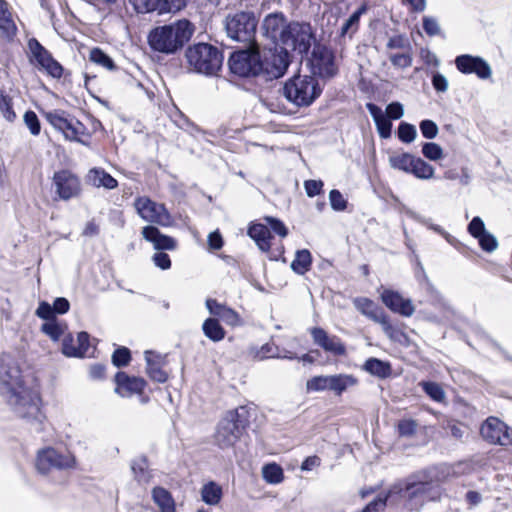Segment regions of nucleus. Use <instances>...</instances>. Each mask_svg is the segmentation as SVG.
I'll return each instance as SVG.
<instances>
[{
	"mask_svg": "<svg viewBox=\"0 0 512 512\" xmlns=\"http://www.w3.org/2000/svg\"><path fill=\"white\" fill-rule=\"evenodd\" d=\"M258 21L253 12H237L225 19L227 35L238 42L254 46Z\"/></svg>",
	"mask_w": 512,
	"mask_h": 512,
	"instance_id": "nucleus-8",
	"label": "nucleus"
},
{
	"mask_svg": "<svg viewBox=\"0 0 512 512\" xmlns=\"http://www.w3.org/2000/svg\"><path fill=\"white\" fill-rule=\"evenodd\" d=\"M329 201L333 210L343 211L346 209L347 201L344 199L340 191L333 189L329 193Z\"/></svg>",
	"mask_w": 512,
	"mask_h": 512,
	"instance_id": "nucleus-57",
	"label": "nucleus"
},
{
	"mask_svg": "<svg viewBox=\"0 0 512 512\" xmlns=\"http://www.w3.org/2000/svg\"><path fill=\"white\" fill-rule=\"evenodd\" d=\"M17 34V26L10 6L6 0H0V35L12 40Z\"/></svg>",
	"mask_w": 512,
	"mask_h": 512,
	"instance_id": "nucleus-27",
	"label": "nucleus"
},
{
	"mask_svg": "<svg viewBox=\"0 0 512 512\" xmlns=\"http://www.w3.org/2000/svg\"><path fill=\"white\" fill-rule=\"evenodd\" d=\"M195 26L187 19H180L150 31L148 43L154 51L173 54L193 36Z\"/></svg>",
	"mask_w": 512,
	"mask_h": 512,
	"instance_id": "nucleus-2",
	"label": "nucleus"
},
{
	"mask_svg": "<svg viewBox=\"0 0 512 512\" xmlns=\"http://www.w3.org/2000/svg\"><path fill=\"white\" fill-rule=\"evenodd\" d=\"M115 392L121 397H131L141 394L146 386V381L140 377H130L125 372H118L115 376Z\"/></svg>",
	"mask_w": 512,
	"mask_h": 512,
	"instance_id": "nucleus-23",
	"label": "nucleus"
},
{
	"mask_svg": "<svg viewBox=\"0 0 512 512\" xmlns=\"http://www.w3.org/2000/svg\"><path fill=\"white\" fill-rule=\"evenodd\" d=\"M2 397L18 417L36 424L44 421L42 401L37 390L24 386Z\"/></svg>",
	"mask_w": 512,
	"mask_h": 512,
	"instance_id": "nucleus-3",
	"label": "nucleus"
},
{
	"mask_svg": "<svg viewBox=\"0 0 512 512\" xmlns=\"http://www.w3.org/2000/svg\"><path fill=\"white\" fill-rule=\"evenodd\" d=\"M381 300L391 311L405 317H410L415 311L410 299H405L400 293L390 289L383 290Z\"/></svg>",
	"mask_w": 512,
	"mask_h": 512,
	"instance_id": "nucleus-22",
	"label": "nucleus"
},
{
	"mask_svg": "<svg viewBox=\"0 0 512 512\" xmlns=\"http://www.w3.org/2000/svg\"><path fill=\"white\" fill-rule=\"evenodd\" d=\"M312 257L307 249L298 250L291 263V269L300 275L305 274L311 267Z\"/></svg>",
	"mask_w": 512,
	"mask_h": 512,
	"instance_id": "nucleus-37",
	"label": "nucleus"
},
{
	"mask_svg": "<svg viewBox=\"0 0 512 512\" xmlns=\"http://www.w3.org/2000/svg\"><path fill=\"white\" fill-rule=\"evenodd\" d=\"M357 379L350 374L320 375L310 378L306 382L308 392L331 391L341 395L348 388L357 384Z\"/></svg>",
	"mask_w": 512,
	"mask_h": 512,
	"instance_id": "nucleus-10",
	"label": "nucleus"
},
{
	"mask_svg": "<svg viewBox=\"0 0 512 512\" xmlns=\"http://www.w3.org/2000/svg\"><path fill=\"white\" fill-rule=\"evenodd\" d=\"M0 111L8 122H13L16 119L12 98L3 92L0 93Z\"/></svg>",
	"mask_w": 512,
	"mask_h": 512,
	"instance_id": "nucleus-49",
	"label": "nucleus"
},
{
	"mask_svg": "<svg viewBox=\"0 0 512 512\" xmlns=\"http://www.w3.org/2000/svg\"><path fill=\"white\" fill-rule=\"evenodd\" d=\"M36 315L46 322L56 319L53 307L47 302H41L36 310Z\"/></svg>",
	"mask_w": 512,
	"mask_h": 512,
	"instance_id": "nucleus-64",
	"label": "nucleus"
},
{
	"mask_svg": "<svg viewBox=\"0 0 512 512\" xmlns=\"http://www.w3.org/2000/svg\"><path fill=\"white\" fill-rule=\"evenodd\" d=\"M322 93V87L314 75H295L283 86L284 97L297 107L310 106Z\"/></svg>",
	"mask_w": 512,
	"mask_h": 512,
	"instance_id": "nucleus-4",
	"label": "nucleus"
},
{
	"mask_svg": "<svg viewBox=\"0 0 512 512\" xmlns=\"http://www.w3.org/2000/svg\"><path fill=\"white\" fill-rule=\"evenodd\" d=\"M408 173L412 174L418 179L429 180L434 177L435 169L422 158L415 156Z\"/></svg>",
	"mask_w": 512,
	"mask_h": 512,
	"instance_id": "nucleus-34",
	"label": "nucleus"
},
{
	"mask_svg": "<svg viewBox=\"0 0 512 512\" xmlns=\"http://www.w3.org/2000/svg\"><path fill=\"white\" fill-rule=\"evenodd\" d=\"M422 154L430 161H438L444 157L443 149L435 142H426L422 146Z\"/></svg>",
	"mask_w": 512,
	"mask_h": 512,
	"instance_id": "nucleus-48",
	"label": "nucleus"
},
{
	"mask_svg": "<svg viewBox=\"0 0 512 512\" xmlns=\"http://www.w3.org/2000/svg\"><path fill=\"white\" fill-rule=\"evenodd\" d=\"M425 393L436 402H443L446 394L440 384L436 382H422L420 384Z\"/></svg>",
	"mask_w": 512,
	"mask_h": 512,
	"instance_id": "nucleus-46",
	"label": "nucleus"
},
{
	"mask_svg": "<svg viewBox=\"0 0 512 512\" xmlns=\"http://www.w3.org/2000/svg\"><path fill=\"white\" fill-rule=\"evenodd\" d=\"M370 115L372 116L378 134L381 138L387 139L391 136L392 123L391 120L383 113L382 109L373 103L366 105Z\"/></svg>",
	"mask_w": 512,
	"mask_h": 512,
	"instance_id": "nucleus-28",
	"label": "nucleus"
},
{
	"mask_svg": "<svg viewBox=\"0 0 512 512\" xmlns=\"http://www.w3.org/2000/svg\"><path fill=\"white\" fill-rule=\"evenodd\" d=\"M248 409L240 406L228 411L219 422L215 433V442L221 448H230L240 439L247 426Z\"/></svg>",
	"mask_w": 512,
	"mask_h": 512,
	"instance_id": "nucleus-7",
	"label": "nucleus"
},
{
	"mask_svg": "<svg viewBox=\"0 0 512 512\" xmlns=\"http://www.w3.org/2000/svg\"><path fill=\"white\" fill-rule=\"evenodd\" d=\"M77 467L76 456L68 450L46 446L39 449L35 455L34 468L43 477L50 476L53 471L74 470Z\"/></svg>",
	"mask_w": 512,
	"mask_h": 512,
	"instance_id": "nucleus-5",
	"label": "nucleus"
},
{
	"mask_svg": "<svg viewBox=\"0 0 512 512\" xmlns=\"http://www.w3.org/2000/svg\"><path fill=\"white\" fill-rule=\"evenodd\" d=\"M21 370L11 357H3L0 363V394L5 396L24 387Z\"/></svg>",
	"mask_w": 512,
	"mask_h": 512,
	"instance_id": "nucleus-14",
	"label": "nucleus"
},
{
	"mask_svg": "<svg viewBox=\"0 0 512 512\" xmlns=\"http://www.w3.org/2000/svg\"><path fill=\"white\" fill-rule=\"evenodd\" d=\"M391 63L398 68H407L412 64L410 53L391 54L389 56Z\"/></svg>",
	"mask_w": 512,
	"mask_h": 512,
	"instance_id": "nucleus-59",
	"label": "nucleus"
},
{
	"mask_svg": "<svg viewBox=\"0 0 512 512\" xmlns=\"http://www.w3.org/2000/svg\"><path fill=\"white\" fill-rule=\"evenodd\" d=\"M455 66L463 74H476L480 79H488L492 75L490 65L481 57L462 54L455 58Z\"/></svg>",
	"mask_w": 512,
	"mask_h": 512,
	"instance_id": "nucleus-19",
	"label": "nucleus"
},
{
	"mask_svg": "<svg viewBox=\"0 0 512 512\" xmlns=\"http://www.w3.org/2000/svg\"><path fill=\"white\" fill-rule=\"evenodd\" d=\"M204 335L213 342H219L225 338V330L215 318H208L202 325Z\"/></svg>",
	"mask_w": 512,
	"mask_h": 512,
	"instance_id": "nucleus-35",
	"label": "nucleus"
},
{
	"mask_svg": "<svg viewBox=\"0 0 512 512\" xmlns=\"http://www.w3.org/2000/svg\"><path fill=\"white\" fill-rule=\"evenodd\" d=\"M28 47L31 53V62L38 66L47 60L51 53L46 50L36 39L32 38L28 41Z\"/></svg>",
	"mask_w": 512,
	"mask_h": 512,
	"instance_id": "nucleus-42",
	"label": "nucleus"
},
{
	"mask_svg": "<svg viewBox=\"0 0 512 512\" xmlns=\"http://www.w3.org/2000/svg\"><path fill=\"white\" fill-rule=\"evenodd\" d=\"M145 360L146 372L148 376L153 381L164 383L168 378L167 373L162 369V366L164 364V358L161 355L156 354L152 351H146Z\"/></svg>",
	"mask_w": 512,
	"mask_h": 512,
	"instance_id": "nucleus-26",
	"label": "nucleus"
},
{
	"mask_svg": "<svg viewBox=\"0 0 512 512\" xmlns=\"http://www.w3.org/2000/svg\"><path fill=\"white\" fill-rule=\"evenodd\" d=\"M185 57L189 67L204 75H215L222 67L223 55L220 50L208 43H197L187 48Z\"/></svg>",
	"mask_w": 512,
	"mask_h": 512,
	"instance_id": "nucleus-6",
	"label": "nucleus"
},
{
	"mask_svg": "<svg viewBox=\"0 0 512 512\" xmlns=\"http://www.w3.org/2000/svg\"><path fill=\"white\" fill-rule=\"evenodd\" d=\"M66 326L56 319L45 322L41 326V330L47 336H49L53 341H58L59 338L64 334Z\"/></svg>",
	"mask_w": 512,
	"mask_h": 512,
	"instance_id": "nucleus-44",
	"label": "nucleus"
},
{
	"mask_svg": "<svg viewBox=\"0 0 512 512\" xmlns=\"http://www.w3.org/2000/svg\"><path fill=\"white\" fill-rule=\"evenodd\" d=\"M89 347V335L86 332H79L76 338L67 335L62 342V352L68 357H84L88 354Z\"/></svg>",
	"mask_w": 512,
	"mask_h": 512,
	"instance_id": "nucleus-24",
	"label": "nucleus"
},
{
	"mask_svg": "<svg viewBox=\"0 0 512 512\" xmlns=\"http://www.w3.org/2000/svg\"><path fill=\"white\" fill-rule=\"evenodd\" d=\"M289 52L281 45H275L261 55V72H266L278 78L281 77L289 66Z\"/></svg>",
	"mask_w": 512,
	"mask_h": 512,
	"instance_id": "nucleus-15",
	"label": "nucleus"
},
{
	"mask_svg": "<svg viewBox=\"0 0 512 512\" xmlns=\"http://www.w3.org/2000/svg\"><path fill=\"white\" fill-rule=\"evenodd\" d=\"M187 0H162L160 12H176L186 6Z\"/></svg>",
	"mask_w": 512,
	"mask_h": 512,
	"instance_id": "nucleus-62",
	"label": "nucleus"
},
{
	"mask_svg": "<svg viewBox=\"0 0 512 512\" xmlns=\"http://www.w3.org/2000/svg\"><path fill=\"white\" fill-rule=\"evenodd\" d=\"M152 498L161 512H176L174 500L166 489L155 487L152 491Z\"/></svg>",
	"mask_w": 512,
	"mask_h": 512,
	"instance_id": "nucleus-33",
	"label": "nucleus"
},
{
	"mask_svg": "<svg viewBox=\"0 0 512 512\" xmlns=\"http://www.w3.org/2000/svg\"><path fill=\"white\" fill-rule=\"evenodd\" d=\"M87 183L100 188L114 189L117 187V180L102 168H92L86 176Z\"/></svg>",
	"mask_w": 512,
	"mask_h": 512,
	"instance_id": "nucleus-29",
	"label": "nucleus"
},
{
	"mask_svg": "<svg viewBox=\"0 0 512 512\" xmlns=\"http://www.w3.org/2000/svg\"><path fill=\"white\" fill-rule=\"evenodd\" d=\"M313 41L314 35L309 23L291 21L280 45L302 55L309 51Z\"/></svg>",
	"mask_w": 512,
	"mask_h": 512,
	"instance_id": "nucleus-9",
	"label": "nucleus"
},
{
	"mask_svg": "<svg viewBox=\"0 0 512 512\" xmlns=\"http://www.w3.org/2000/svg\"><path fill=\"white\" fill-rule=\"evenodd\" d=\"M312 73L322 78L334 77L338 72L334 53L326 46H316L310 59Z\"/></svg>",
	"mask_w": 512,
	"mask_h": 512,
	"instance_id": "nucleus-16",
	"label": "nucleus"
},
{
	"mask_svg": "<svg viewBox=\"0 0 512 512\" xmlns=\"http://www.w3.org/2000/svg\"><path fill=\"white\" fill-rule=\"evenodd\" d=\"M353 303L358 311L374 322H378L385 314L384 311L369 298L357 297L353 300Z\"/></svg>",
	"mask_w": 512,
	"mask_h": 512,
	"instance_id": "nucleus-32",
	"label": "nucleus"
},
{
	"mask_svg": "<svg viewBox=\"0 0 512 512\" xmlns=\"http://www.w3.org/2000/svg\"><path fill=\"white\" fill-rule=\"evenodd\" d=\"M248 235L256 242L260 250L267 252L271 248V232L268 225L252 224L248 229Z\"/></svg>",
	"mask_w": 512,
	"mask_h": 512,
	"instance_id": "nucleus-30",
	"label": "nucleus"
},
{
	"mask_svg": "<svg viewBox=\"0 0 512 512\" xmlns=\"http://www.w3.org/2000/svg\"><path fill=\"white\" fill-rule=\"evenodd\" d=\"M417 136V130L414 125L402 122L398 127V137L403 143H411Z\"/></svg>",
	"mask_w": 512,
	"mask_h": 512,
	"instance_id": "nucleus-51",
	"label": "nucleus"
},
{
	"mask_svg": "<svg viewBox=\"0 0 512 512\" xmlns=\"http://www.w3.org/2000/svg\"><path fill=\"white\" fill-rule=\"evenodd\" d=\"M377 323L382 326L384 333L391 340L401 342L402 338H405L404 333L390 323L386 314H384Z\"/></svg>",
	"mask_w": 512,
	"mask_h": 512,
	"instance_id": "nucleus-45",
	"label": "nucleus"
},
{
	"mask_svg": "<svg viewBox=\"0 0 512 512\" xmlns=\"http://www.w3.org/2000/svg\"><path fill=\"white\" fill-rule=\"evenodd\" d=\"M251 51L234 52L229 59V67L232 73L248 77L261 72V52L256 45L251 46Z\"/></svg>",
	"mask_w": 512,
	"mask_h": 512,
	"instance_id": "nucleus-11",
	"label": "nucleus"
},
{
	"mask_svg": "<svg viewBox=\"0 0 512 512\" xmlns=\"http://www.w3.org/2000/svg\"><path fill=\"white\" fill-rule=\"evenodd\" d=\"M480 247L486 252H493L498 247V241L494 235L486 231L478 238Z\"/></svg>",
	"mask_w": 512,
	"mask_h": 512,
	"instance_id": "nucleus-54",
	"label": "nucleus"
},
{
	"mask_svg": "<svg viewBox=\"0 0 512 512\" xmlns=\"http://www.w3.org/2000/svg\"><path fill=\"white\" fill-rule=\"evenodd\" d=\"M310 332L314 343L325 352L334 356L346 355V347L338 336L329 335L324 329L319 327L312 328Z\"/></svg>",
	"mask_w": 512,
	"mask_h": 512,
	"instance_id": "nucleus-20",
	"label": "nucleus"
},
{
	"mask_svg": "<svg viewBox=\"0 0 512 512\" xmlns=\"http://www.w3.org/2000/svg\"><path fill=\"white\" fill-rule=\"evenodd\" d=\"M162 0H130L139 13H148L159 10Z\"/></svg>",
	"mask_w": 512,
	"mask_h": 512,
	"instance_id": "nucleus-52",
	"label": "nucleus"
},
{
	"mask_svg": "<svg viewBox=\"0 0 512 512\" xmlns=\"http://www.w3.org/2000/svg\"><path fill=\"white\" fill-rule=\"evenodd\" d=\"M264 220L267 223L269 229H272L274 233L282 238L287 236L288 230L282 221L273 217H265Z\"/></svg>",
	"mask_w": 512,
	"mask_h": 512,
	"instance_id": "nucleus-60",
	"label": "nucleus"
},
{
	"mask_svg": "<svg viewBox=\"0 0 512 512\" xmlns=\"http://www.w3.org/2000/svg\"><path fill=\"white\" fill-rule=\"evenodd\" d=\"M46 120L57 130L61 131L66 139L77 140L78 129L72 119H68L66 113L61 110L44 112Z\"/></svg>",
	"mask_w": 512,
	"mask_h": 512,
	"instance_id": "nucleus-21",
	"label": "nucleus"
},
{
	"mask_svg": "<svg viewBox=\"0 0 512 512\" xmlns=\"http://www.w3.org/2000/svg\"><path fill=\"white\" fill-rule=\"evenodd\" d=\"M131 359L130 351L126 347L118 348L112 355V363L116 367L126 366Z\"/></svg>",
	"mask_w": 512,
	"mask_h": 512,
	"instance_id": "nucleus-56",
	"label": "nucleus"
},
{
	"mask_svg": "<svg viewBox=\"0 0 512 512\" xmlns=\"http://www.w3.org/2000/svg\"><path fill=\"white\" fill-rule=\"evenodd\" d=\"M440 495L441 489L436 482L411 477L405 483L394 485L387 495H379L364 508L363 512H380L388 501H395L396 496L404 501L407 510L416 511L427 502L438 500Z\"/></svg>",
	"mask_w": 512,
	"mask_h": 512,
	"instance_id": "nucleus-1",
	"label": "nucleus"
},
{
	"mask_svg": "<svg viewBox=\"0 0 512 512\" xmlns=\"http://www.w3.org/2000/svg\"><path fill=\"white\" fill-rule=\"evenodd\" d=\"M366 11L367 7L365 5H362L343 22L339 32L340 38H342L343 40H345L346 38L352 39L354 34L359 29L360 18Z\"/></svg>",
	"mask_w": 512,
	"mask_h": 512,
	"instance_id": "nucleus-31",
	"label": "nucleus"
},
{
	"mask_svg": "<svg viewBox=\"0 0 512 512\" xmlns=\"http://www.w3.org/2000/svg\"><path fill=\"white\" fill-rule=\"evenodd\" d=\"M398 433L400 436L408 437L415 434L417 429L416 421L412 419H403L397 425Z\"/></svg>",
	"mask_w": 512,
	"mask_h": 512,
	"instance_id": "nucleus-58",
	"label": "nucleus"
},
{
	"mask_svg": "<svg viewBox=\"0 0 512 512\" xmlns=\"http://www.w3.org/2000/svg\"><path fill=\"white\" fill-rule=\"evenodd\" d=\"M131 469L138 482L147 483L151 479L147 458L140 456L132 461Z\"/></svg>",
	"mask_w": 512,
	"mask_h": 512,
	"instance_id": "nucleus-39",
	"label": "nucleus"
},
{
	"mask_svg": "<svg viewBox=\"0 0 512 512\" xmlns=\"http://www.w3.org/2000/svg\"><path fill=\"white\" fill-rule=\"evenodd\" d=\"M202 500L208 505H216L220 502L222 489L214 482L204 485L201 490Z\"/></svg>",
	"mask_w": 512,
	"mask_h": 512,
	"instance_id": "nucleus-41",
	"label": "nucleus"
},
{
	"mask_svg": "<svg viewBox=\"0 0 512 512\" xmlns=\"http://www.w3.org/2000/svg\"><path fill=\"white\" fill-rule=\"evenodd\" d=\"M138 215L145 221L163 227L173 224V218L163 204L152 201L146 196L138 197L134 201Z\"/></svg>",
	"mask_w": 512,
	"mask_h": 512,
	"instance_id": "nucleus-12",
	"label": "nucleus"
},
{
	"mask_svg": "<svg viewBox=\"0 0 512 512\" xmlns=\"http://www.w3.org/2000/svg\"><path fill=\"white\" fill-rule=\"evenodd\" d=\"M480 435L491 445L512 444V428L497 417L490 416L481 424Z\"/></svg>",
	"mask_w": 512,
	"mask_h": 512,
	"instance_id": "nucleus-13",
	"label": "nucleus"
},
{
	"mask_svg": "<svg viewBox=\"0 0 512 512\" xmlns=\"http://www.w3.org/2000/svg\"><path fill=\"white\" fill-rule=\"evenodd\" d=\"M364 369L371 375L379 378H386L391 373L390 365L377 358H369L364 364Z\"/></svg>",
	"mask_w": 512,
	"mask_h": 512,
	"instance_id": "nucleus-38",
	"label": "nucleus"
},
{
	"mask_svg": "<svg viewBox=\"0 0 512 512\" xmlns=\"http://www.w3.org/2000/svg\"><path fill=\"white\" fill-rule=\"evenodd\" d=\"M142 236L145 240L153 243L154 248L157 250H174L176 248V241L172 237L162 234L154 226L144 227Z\"/></svg>",
	"mask_w": 512,
	"mask_h": 512,
	"instance_id": "nucleus-25",
	"label": "nucleus"
},
{
	"mask_svg": "<svg viewBox=\"0 0 512 512\" xmlns=\"http://www.w3.org/2000/svg\"><path fill=\"white\" fill-rule=\"evenodd\" d=\"M420 131L426 139H434L439 132L437 124L429 119L422 120L419 124Z\"/></svg>",
	"mask_w": 512,
	"mask_h": 512,
	"instance_id": "nucleus-55",
	"label": "nucleus"
},
{
	"mask_svg": "<svg viewBox=\"0 0 512 512\" xmlns=\"http://www.w3.org/2000/svg\"><path fill=\"white\" fill-rule=\"evenodd\" d=\"M486 231L483 220L478 216L474 217L468 225V232L476 239Z\"/></svg>",
	"mask_w": 512,
	"mask_h": 512,
	"instance_id": "nucleus-61",
	"label": "nucleus"
},
{
	"mask_svg": "<svg viewBox=\"0 0 512 512\" xmlns=\"http://www.w3.org/2000/svg\"><path fill=\"white\" fill-rule=\"evenodd\" d=\"M256 357L260 360L266 358H283V359H296V355L294 353L283 351L280 352L278 347H276L273 343H266L261 346V348L257 351Z\"/></svg>",
	"mask_w": 512,
	"mask_h": 512,
	"instance_id": "nucleus-36",
	"label": "nucleus"
},
{
	"mask_svg": "<svg viewBox=\"0 0 512 512\" xmlns=\"http://www.w3.org/2000/svg\"><path fill=\"white\" fill-rule=\"evenodd\" d=\"M40 70L45 71L53 78H60L63 74L62 65L56 61L51 55L47 60L43 61L37 66Z\"/></svg>",
	"mask_w": 512,
	"mask_h": 512,
	"instance_id": "nucleus-47",
	"label": "nucleus"
},
{
	"mask_svg": "<svg viewBox=\"0 0 512 512\" xmlns=\"http://www.w3.org/2000/svg\"><path fill=\"white\" fill-rule=\"evenodd\" d=\"M53 184L57 195L62 200L77 197L81 192L79 178L68 170L55 172L53 175Z\"/></svg>",
	"mask_w": 512,
	"mask_h": 512,
	"instance_id": "nucleus-18",
	"label": "nucleus"
},
{
	"mask_svg": "<svg viewBox=\"0 0 512 512\" xmlns=\"http://www.w3.org/2000/svg\"><path fill=\"white\" fill-rule=\"evenodd\" d=\"M423 29L429 36L439 35L441 32L440 26L434 17L425 16L423 18Z\"/></svg>",
	"mask_w": 512,
	"mask_h": 512,
	"instance_id": "nucleus-63",
	"label": "nucleus"
},
{
	"mask_svg": "<svg viewBox=\"0 0 512 512\" xmlns=\"http://www.w3.org/2000/svg\"><path fill=\"white\" fill-rule=\"evenodd\" d=\"M415 156L410 153H400L389 157V164L393 169L408 173Z\"/></svg>",
	"mask_w": 512,
	"mask_h": 512,
	"instance_id": "nucleus-43",
	"label": "nucleus"
},
{
	"mask_svg": "<svg viewBox=\"0 0 512 512\" xmlns=\"http://www.w3.org/2000/svg\"><path fill=\"white\" fill-rule=\"evenodd\" d=\"M290 22L282 12L269 13L262 20L261 35L274 45H280Z\"/></svg>",
	"mask_w": 512,
	"mask_h": 512,
	"instance_id": "nucleus-17",
	"label": "nucleus"
},
{
	"mask_svg": "<svg viewBox=\"0 0 512 512\" xmlns=\"http://www.w3.org/2000/svg\"><path fill=\"white\" fill-rule=\"evenodd\" d=\"M23 120L32 135L37 136L40 134V131H41L40 121L34 111H31V110L26 111L24 114Z\"/></svg>",
	"mask_w": 512,
	"mask_h": 512,
	"instance_id": "nucleus-53",
	"label": "nucleus"
},
{
	"mask_svg": "<svg viewBox=\"0 0 512 512\" xmlns=\"http://www.w3.org/2000/svg\"><path fill=\"white\" fill-rule=\"evenodd\" d=\"M90 60L108 70H113L115 68L113 60L98 48L91 51Z\"/></svg>",
	"mask_w": 512,
	"mask_h": 512,
	"instance_id": "nucleus-50",
	"label": "nucleus"
},
{
	"mask_svg": "<svg viewBox=\"0 0 512 512\" xmlns=\"http://www.w3.org/2000/svg\"><path fill=\"white\" fill-rule=\"evenodd\" d=\"M262 477L269 484H279L284 479V472L280 465L269 463L262 467Z\"/></svg>",
	"mask_w": 512,
	"mask_h": 512,
	"instance_id": "nucleus-40",
	"label": "nucleus"
}]
</instances>
